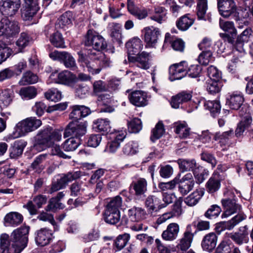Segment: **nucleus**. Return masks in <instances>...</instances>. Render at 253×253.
Listing matches in <instances>:
<instances>
[{
    "label": "nucleus",
    "mask_w": 253,
    "mask_h": 253,
    "mask_svg": "<svg viewBox=\"0 0 253 253\" xmlns=\"http://www.w3.org/2000/svg\"><path fill=\"white\" fill-rule=\"evenodd\" d=\"M85 45L91 48L78 52V61L92 75L99 74L102 68L109 67L110 59L101 51L106 49L107 44L104 38L93 30L87 31L84 42Z\"/></svg>",
    "instance_id": "nucleus-1"
},
{
    "label": "nucleus",
    "mask_w": 253,
    "mask_h": 253,
    "mask_svg": "<svg viewBox=\"0 0 253 253\" xmlns=\"http://www.w3.org/2000/svg\"><path fill=\"white\" fill-rule=\"evenodd\" d=\"M29 227L22 226L8 235L3 234L0 238L1 253H20L27 246Z\"/></svg>",
    "instance_id": "nucleus-2"
},
{
    "label": "nucleus",
    "mask_w": 253,
    "mask_h": 253,
    "mask_svg": "<svg viewBox=\"0 0 253 253\" xmlns=\"http://www.w3.org/2000/svg\"><path fill=\"white\" fill-rule=\"evenodd\" d=\"M42 121L36 117H29L19 122L15 126L14 131L9 135L11 138L15 139L25 135L34 131L42 125Z\"/></svg>",
    "instance_id": "nucleus-3"
},
{
    "label": "nucleus",
    "mask_w": 253,
    "mask_h": 253,
    "mask_svg": "<svg viewBox=\"0 0 253 253\" xmlns=\"http://www.w3.org/2000/svg\"><path fill=\"white\" fill-rule=\"evenodd\" d=\"M82 175V173L80 170L67 173L58 179L56 181L52 182L48 193L51 194L65 188L69 182L80 178Z\"/></svg>",
    "instance_id": "nucleus-4"
},
{
    "label": "nucleus",
    "mask_w": 253,
    "mask_h": 253,
    "mask_svg": "<svg viewBox=\"0 0 253 253\" xmlns=\"http://www.w3.org/2000/svg\"><path fill=\"white\" fill-rule=\"evenodd\" d=\"M87 124L85 122H71L66 126L64 132V137H68L79 138L86 132Z\"/></svg>",
    "instance_id": "nucleus-5"
},
{
    "label": "nucleus",
    "mask_w": 253,
    "mask_h": 253,
    "mask_svg": "<svg viewBox=\"0 0 253 253\" xmlns=\"http://www.w3.org/2000/svg\"><path fill=\"white\" fill-rule=\"evenodd\" d=\"M49 56L53 60H57L62 63L66 68L73 69L77 67L76 60L71 53L67 51L54 50Z\"/></svg>",
    "instance_id": "nucleus-6"
},
{
    "label": "nucleus",
    "mask_w": 253,
    "mask_h": 253,
    "mask_svg": "<svg viewBox=\"0 0 253 253\" xmlns=\"http://www.w3.org/2000/svg\"><path fill=\"white\" fill-rule=\"evenodd\" d=\"M50 80L58 84H61L72 87L76 83V75L68 70L59 73L54 72L50 75Z\"/></svg>",
    "instance_id": "nucleus-7"
},
{
    "label": "nucleus",
    "mask_w": 253,
    "mask_h": 253,
    "mask_svg": "<svg viewBox=\"0 0 253 253\" xmlns=\"http://www.w3.org/2000/svg\"><path fill=\"white\" fill-rule=\"evenodd\" d=\"M192 231V225H188L181 238L178 240L176 247L182 252H186L191 246L196 233V232H193Z\"/></svg>",
    "instance_id": "nucleus-8"
},
{
    "label": "nucleus",
    "mask_w": 253,
    "mask_h": 253,
    "mask_svg": "<svg viewBox=\"0 0 253 253\" xmlns=\"http://www.w3.org/2000/svg\"><path fill=\"white\" fill-rule=\"evenodd\" d=\"M21 6V0H0V11L7 16L14 15Z\"/></svg>",
    "instance_id": "nucleus-9"
},
{
    "label": "nucleus",
    "mask_w": 253,
    "mask_h": 253,
    "mask_svg": "<svg viewBox=\"0 0 253 253\" xmlns=\"http://www.w3.org/2000/svg\"><path fill=\"white\" fill-rule=\"evenodd\" d=\"M143 32L146 46L154 47L161 36L159 29L153 26H149L144 28Z\"/></svg>",
    "instance_id": "nucleus-10"
},
{
    "label": "nucleus",
    "mask_w": 253,
    "mask_h": 253,
    "mask_svg": "<svg viewBox=\"0 0 253 253\" xmlns=\"http://www.w3.org/2000/svg\"><path fill=\"white\" fill-rule=\"evenodd\" d=\"M146 212L141 208L133 207L128 210L126 214L122 217L121 224L126 225L129 221L131 222H139L140 220L145 217Z\"/></svg>",
    "instance_id": "nucleus-11"
},
{
    "label": "nucleus",
    "mask_w": 253,
    "mask_h": 253,
    "mask_svg": "<svg viewBox=\"0 0 253 253\" xmlns=\"http://www.w3.org/2000/svg\"><path fill=\"white\" fill-rule=\"evenodd\" d=\"M221 202L224 211L222 215V217H228L241 211V206L234 198H225L222 199Z\"/></svg>",
    "instance_id": "nucleus-12"
},
{
    "label": "nucleus",
    "mask_w": 253,
    "mask_h": 253,
    "mask_svg": "<svg viewBox=\"0 0 253 253\" xmlns=\"http://www.w3.org/2000/svg\"><path fill=\"white\" fill-rule=\"evenodd\" d=\"M177 177L178 190L182 195H185L193 189L195 185L193 175L191 173H187L181 179Z\"/></svg>",
    "instance_id": "nucleus-13"
},
{
    "label": "nucleus",
    "mask_w": 253,
    "mask_h": 253,
    "mask_svg": "<svg viewBox=\"0 0 253 253\" xmlns=\"http://www.w3.org/2000/svg\"><path fill=\"white\" fill-rule=\"evenodd\" d=\"M25 5L21 10V16L25 21L30 20L39 10L37 0H24Z\"/></svg>",
    "instance_id": "nucleus-14"
},
{
    "label": "nucleus",
    "mask_w": 253,
    "mask_h": 253,
    "mask_svg": "<svg viewBox=\"0 0 253 253\" xmlns=\"http://www.w3.org/2000/svg\"><path fill=\"white\" fill-rule=\"evenodd\" d=\"M47 200L46 196L38 195L35 196L32 201H29L26 205L23 206V208L27 209L31 215H35L38 211L36 206L38 209L41 208L42 205L45 204Z\"/></svg>",
    "instance_id": "nucleus-15"
},
{
    "label": "nucleus",
    "mask_w": 253,
    "mask_h": 253,
    "mask_svg": "<svg viewBox=\"0 0 253 253\" xmlns=\"http://www.w3.org/2000/svg\"><path fill=\"white\" fill-rule=\"evenodd\" d=\"M187 65V63L183 61L170 66L169 73L171 80H180L186 75Z\"/></svg>",
    "instance_id": "nucleus-16"
},
{
    "label": "nucleus",
    "mask_w": 253,
    "mask_h": 253,
    "mask_svg": "<svg viewBox=\"0 0 253 253\" xmlns=\"http://www.w3.org/2000/svg\"><path fill=\"white\" fill-rule=\"evenodd\" d=\"M217 5L220 14L227 17L236 11V6L233 0H217Z\"/></svg>",
    "instance_id": "nucleus-17"
},
{
    "label": "nucleus",
    "mask_w": 253,
    "mask_h": 253,
    "mask_svg": "<svg viewBox=\"0 0 253 253\" xmlns=\"http://www.w3.org/2000/svg\"><path fill=\"white\" fill-rule=\"evenodd\" d=\"M40 135L47 139L46 144L52 146L56 142L61 140L62 132L59 130H52L50 127L45 128L40 131Z\"/></svg>",
    "instance_id": "nucleus-18"
},
{
    "label": "nucleus",
    "mask_w": 253,
    "mask_h": 253,
    "mask_svg": "<svg viewBox=\"0 0 253 253\" xmlns=\"http://www.w3.org/2000/svg\"><path fill=\"white\" fill-rule=\"evenodd\" d=\"M129 100L131 104L137 107H143L148 103L147 93L141 90H135L128 95Z\"/></svg>",
    "instance_id": "nucleus-19"
},
{
    "label": "nucleus",
    "mask_w": 253,
    "mask_h": 253,
    "mask_svg": "<svg viewBox=\"0 0 253 253\" xmlns=\"http://www.w3.org/2000/svg\"><path fill=\"white\" fill-rule=\"evenodd\" d=\"M244 219V216L242 214H237L230 220L217 223L215 227L216 230L217 232L219 233L225 230H230Z\"/></svg>",
    "instance_id": "nucleus-20"
},
{
    "label": "nucleus",
    "mask_w": 253,
    "mask_h": 253,
    "mask_svg": "<svg viewBox=\"0 0 253 253\" xmlns=\"http://www.w3.org/2000/svg\"><path fill=\"white\" fill-rule=\"evenodd\" d=\"M247 226L240 227L238 232L231 233L230 237L237 245H241L249 242V232Z\"/></svg>",
    "instance_id": "nucleus-21"
},
{
    "label": "nucleus",
    "mask_w": 253,
    "mask_h": 253,
    "mask_svg": "<svg viewBox=\"0 0 253 253\" xmlns=\"http://www.w3.org/2000/svg\"><path fill=\"white\" fill-rule=\"evenodd\" d=\"M179 230V226L177 223H171L168 225L166 229L163 232L162 237L165 241H174L177 238Z\"/></svg>",
    "instance_id": "nucleus-22"
},
{
    "label": "nucleus",
    "mask_w": 253,
    "mask_h": 253,
    "mask_svg": "<svg viewBox=\"0 0 253 253\" xmlns=\"http://www.w3.org/2000/svg\"><path fill=\"white\" fill-rule=\"evenodd\" d=\"M217 236L214 233H210L205 235L201 242V246L204 251L211 252L216 247Z\"/></svg>",
    "instance_id": "nucleus-23"
},
{
    "label": "nucleus",
    "mask_w": 253,
    "mask_h": 253,
    "mask_svg": "<svg viewBox=\"0 0 253 253\" xmlns=\"http://www.w3.org/2000/svg\"><path fill=\"white\" fill-rule=\"evenodd\" d=\"M23 220V215L16 211L7 213L4 218V224L6 226L15 227L20 224Z\"/></svg>",
    "instance_id": "nucleus-24"
},
{
    "label": "nucleus",
    "mask_w": 253,
    "mask_h": 253,
    "mask_svg": "<svg viewBox=\"0 0 253 253\" xmlns=\"http://www.w3.org/2000/svg\"><path fill=\"white\" fill-rule=\"evenodd\" d=\"M130 187L134 191L136 196L144 195L147 190V181L143 178H136L132 181Z\"/></svg>",
    "instance_id": "nucleus-25"
},
{
    "label": "nucleus",
    "mask_w": 253,
    "mask_h": 253,
    "mask_svg": "<svg viewBox=\"0 0 253 253\" xmlns=\"http://www.w3.org/2000/svg\"><path fill=\"white\" fill-rule=\"evenodd\" d=\"M52 233L47 228H43L37 232L35 238L36 243L41 246L47 245L51 239Z\"/></svg>",
    "instance_id": "nucleus-26"
},
{
    "label": "nucleus",
    "mask_w": 253,
    "mask_h": 253,
    "mask_svg": "<svg viewBox=\"0 0 253 253\" xmlns=\"http://www.w3.org/2000/svg\"><path fill=\"white\" fill-rule=\"evenodd\" d=\"M243 102L244 98L242 94L240 92H234L227 97L226 104L231 109L238 110L240 108Z\"/></svg>",
    "instance_id": "nucleus-27"
},
{
    "label": "nucleus",
    "mask_w": 253,
    "mask_h": 253,
    "mask_svg": "<svg viewBox=\"0 0 253 253\" xmlns=\"http://www.w3.org/2000/svg\"><path fill=\"white\" fill-rule=\"evenodd\" d=\"M127 7L129 12L139 20L145 18L148 16V11L146 9H140L135 6L134 2L132 0H127Z\"/></svg>",
    "instance_id": "nucleus-28"
},
{
    "label": "nucleus",
    "mask_w": 253,
    "mask_h": 253,
    "mask_svg": "<svg viewBox=\"0 0 253 253\" xmlns=\"http://www.w3.org/2000/svg\"><path fill=\"white\" fill-rule=\"evenodd\" d=\"M167 14V10L164 7L155 5L154 12L150 16V19L161 24L166 21Z\"/></svg>",
    "instance_id": "nucleus-29"
},
{
    "label": "nucleus",
    "mask_w": 253,
    "mask_h": 253,
    "mask_svg": "<svg viewBox=\"0 0 253 253\" xmlns=\"http://www.w3.org/2000/svg\"><path fill=\"white\" fill-rule=\"evenodd\" d=\"M14 97L13 90L10 88H5L0 91V106L6 108L9 106Z\"/></svg>",
    "instance_id": "nucleus-30"
},
{
    "label": "nucleus",
    "mask_w": 253,
    "mask_h": 253,
    "mask_svg": "<svg viewBox=\"0 0 253 253\" xmlns=\"http://www.w3.org/2000/svg\"><path fill=\"white\" fill-rule=\"evenodd\" d=\"M192 94L185 91L181 92L171 98L170 104L172 108L177 109L180 105L191 100Z\"/></svg>",
    "instance_id": "nucleus-31"
},
{
    "label": "nucleus",
    "mask_w": 253,
    "mask_h": 253,
    "mask_svg": "<svg viewBox=\"0 0 253 253\" xmlns=\"http://www.w3.org/2000/svg\"><path fill=\"white\" fill-rule=\"evenodd\" d=\"M149 53L143 51L137 55L136 56L129 59L137 67L143 69H147L149 68Z\"/></svg>",
    "instance_id": "nucleus-32"
},
{
    "label": "nucleus",
    "mask_w": 253,
    "mask_h": 253,
    "mask_svg": "<svg viewBox=\"0 0 253 253\" xmlns=\"http://www.w3.org/2000/svg\"><path fill=\"white\" fill-rule=\"evenodd\" d=\"M252 122V117L249 115L245 116L237 125L235 131V136L237 137H240L246 130L248 131Z\"/></svg>",
    "instance_id": "nucleus-33"
},
{
    "label": "nucleus",
    "mask_w": 253,
    "mask_h": 253,
    "mask_svg": "<svg viewBox=\"0 0 253 253\" xmlns=\"http://www.w3.org/2000/svg\"><path fill=\"white\" fill-rule=\"evenodd\" d=\"M179 168L182 172L193 171L198 167L195 159H179L177 161Z\"/></svg>",
    "instance_id": "nucleus-34"
},
{
    "label": "nucleus",
    "mask_w": 253,
    "mask_h": 253,
    "mask_svg": "<svg viewBox=\"0 0 253 253\" xmlns=\"http://www.w3.org/2000/svg\"><path fill=\"white\" fill-rule=\"evenodd\" d=\"M145 204L148 211L150 213L162 209L161 200L155 196H149L145 200Z\"/></svg>",
    "instance_id": "nucleus-35"
},
{
    "label": "nucleus",
    "mask_w": 253,
    "mask_h": 253,
    "mask_svg": "<svg viewBox=\"0 0 253 253\" xmlns=\"http://www.w3.org/2000/svg\"><path fill=\"white\" fill-rule=\"evenodd\" d=\"M76 97L80 99L87 97L90 92V87L85 84H74L71 87Z\"/></svg>",
    "instance_id": "nucleus-36"
},
{
    "label": "nucleus",
    "mask_w": 253,
    "mask_h": 253,
    "mask_svg": "<svg viewBox=\"0 0 253 253\" xmlns=\"http://www.w3.org/2000/svg\"><path fill=\"white\" fill-rule=\"evenodd\" d=\"M207 191L213 193L218 190L220 187V179L219 174L214 173L206 183Z\"/></svg>",
    "instance_id": "nucleus-37"
},
{
    "label": "nucleus",
    "mask_w": 253,
    "mask_h": 253,
    "mask_svg": "<svg viewBox=\"0 0 253 253\" xmlns=\"http://www.w3.org/2000/svg\"><path fill=\"white\" fill-rule=\"evenodd\" d=\"M129 54H135L143 48L142 42L138 38H134L126 44Z\"/></svg>",
    "instance_id": "nucleus-38"
},
{
    "label": "nucleus",
    "mask_w": 253,
    "mask_h": 253,
    "mask_svg": "<svg viewBox=\"0 0 253 253\" xmlns=\"http://www.w3.org/2000/svg\"><path fill=\"white\" fill-rule=\"evenodd\" d=\"M27 145V142L19 140L15 141L10 149V156L11 158L15 159L22 155L24 148Z\"/></svg>",
    "instance_id": "nucleus-39"
},
{
    "label": "nucleus",
    "mask_w": 253,
    "mask_h": 253,
    "mask_svg": "<svg viewBox=\"0 0 253 253\" xmlns=\"http://www.w3.org/2000/svg\"><path fill=\"white\" fill-rule=\"evenodd\" d=\"M202 190L197 189L184 199V203L189 207H193L198 204L204 195Z\"/></svg>",
    "instance_id": "nucleus-40"
},
{
    "label": "nucleus",
    "mask_w": 253,
    "mask_h": 253,
    "mask_svg": "<svg viewBox=\"0 0 253 253\" xmlns=\"http://www.w3.org/2000/svg\"><path fill=\"white\" fill-rule=\"evenodd\" d=\"M233 134V130L232 129L223 132H216L213 135V139L218 141L221 146H224L228 143Z\"/></svg>",
    "instance_id": "nucleus-41"
},
{
    "label": "nucleus",
    "mask_w": 253,
    "mask_h": 253,
    "mask_svg": "<svg viewBox=\"0 0 253 253\" xmlns=\"http://www.w3.org/2000/svg\"><path fill=\"white\" fill-rule=\"evenodd\" d=\"M164 42L165 44L168 42L170 43L174 50L179 51H183L185 46L184 42L182 40L178 39H173L169 33L166 34Z\"/></svg>",
    "instance_id": "nucleus-42"
},
{
    "label": "nucleus",
    "mask_w": 253,
    "mask_h": 253,
    "mask_svg": "<svg viewBox=\"0 0 253 253\" xmlns=\"http://www.w3.org/2000/svg\"><path fill=\"white\" fill-rule=\"evenodd\" d=\"M175 132L181 138H186L190 135V128L185 122H179L174 124Z\"/></svg>",
    "instance_id": "nucleus-43"
},
{
    "label": "nucleus",
    "mask_w": 253,
    "mask_h": 253,
    "mask_svg": "<svg viewBox=\"0 0 253 253\" xmlns=\"http://www.w3.org/2000/svg\"><path fill=\"white\" fill-rule=\"evenodd\" d=\"M72 14L70 11L63 13L57 20L56 26L57 28L64 29L72 24Z\"/></svg>",
    "instance_id": "nucleus-44"
},
{
    "label": "nucleus",
    "mask_w": 253,
    "mask_h": 253,
    "mask_svg": "<svg viewBox=\"0 0 253 253\" xmlns=\"http://www.w3.org/2000/svg\"><path fill=\"white\" fill-rule=\"evenodd\" d=\"M104 218L105 221L110 224H116L121 220L120 211L105 210Z\"/></svg>",
    "instance_id": "nucleus-45"
},
{
    "label": "nucleus",
    "mask_w": 253,
    "mask_h": 253,
    "mask_svg": "<svg viewBox=\"0 0 253 253\" xmlns=\"http://www.w3.org/2000/svg\"><path fill=\"white\" fill-rule=\"evenodd\" d=\"M47 157V154H41L37 156L31 164L33 169L38 173H40L45 168L44 163Z\"/></svg>",
    "instance_id": "nucleus-46"
},
{
    "label": "nucleus",
    "mask_w": 253,
    "mask_h": 253,
    "mask_svg": "<svg viewBox=\"0 0 253 253\" xmlns=\"http://www.w3.org/2000/svg\"><path fill=\"white\" fill-rule=\"evenodd\" d=\"M37 94V89L32 86L22 87L19 90V95L21 98L25 100H29L35 98Z\"/></svg>",
    "instance_id": "nucleus-47"
},
{
    "label": "nucleus",
    "mask_w": 253,
    "mask_h": 253,
    "mask_svg": "<svg viewBox=\"0 0 253 253\" xmlns=\"http://www.w3.org/2000/svg\"><path fill=\"white\" fill-rule=\"evenodd\" d=\"M138 144L134 141H130L123 147L122 151L126 156H132L138 152Z\"/></svg>",
    "instance_id": "nucleus-48"
},
{
    "label": "nucleus",
    "mask_w": 253,
    "mask_h": 253,
    "mask_svg": "<svg viewBox=\"0 0 253 253\" xmlns=\"http://www.w3.org/2000/svg\"><path fill=\"white\" fill-rule=\"evenodd\" d=\"M94 127L98 131L103 132H111V127L108 119H99L94 122Z\"/></svg>",
    "instance_id": "nucleus-49"
},
{
    "label": "nucleus",
    "mask_w": 253,
    "mask_h": 253,
    "mask_svg": "<svg viewBox=\"0 0 253 253\" xmlns=\"http://www.w3.org/2000/svg\"><path fill=\"white\" fill-rule=\"evenodd\" d=\"M38 77L36 74L33 73L31 71H27L23 74L19 83L22 85L35 84L38 82Z\"/></svg>",
    "instance_id": "nucleus-50"
},
{
    "label": "nucleus",
    "mask_w": 253,
    "mask_h": 253,
    "mask_svg": "<svg viewBox=\"0 0 253 253\" xmlns=\"http://www.w3.org/2000/svg\"><path fill=\"white\" fill-rule=\"evenodd\" d=\"M80 143V139L71 137L63 143V149L66 151H73L78 147Z\"/></svg>",
    "instance_id": "nucleus-51"
},
{
    "label": "nucleus",
    "mask_w": 253,
    "mask_h": 253,
    "mask_svg": "<svg viewBox=\"0 0 253 253\" xmlns=\"http://www.w3.org/2000/svg\"><path fill=\"white\" fill-rule=\"evenodd\" d=\"M111 30V36L118 43L121 42V25L118 23H112L109 24Z\"/></svg>",
    "instance_id": "nucleus-52"
},
{
    "label": "nucleus",
    "mask_w": 253,
    "mask_h": 253,
    "mask_svg": "<svg viewBox=\"0 0 253 253\" xmlns=\"http://www.w3.org/2000/svg\"><path fill=\"white\" fill-rule=\"evenodd\" d=\"M194 23V20L190 18L188 15H185L177 21L176 26L181 31L187 30Z\"/></svg>",
    "instance_id": "nucleus-53"
},
{
    "label": "nucleus",
    "mask_w": 253,
    "mask_h": 253,
    "mask_svg": "<svg viewBox=\"0 0 253 253\" xmlns=\"http://www.w3.org/2000/svg\"><path fill=\"white\" fill-rule=\"evenodd\" d=\"M5 31V36L6 37H12L18 34L20 32V27L18 22L9 20V23L7 24Z\"/></svg>",
    "instance_id": "nucleus-54"
},
{
    "label": "nucleus",
    "mask_w": 253,
    "mask_h": 253,
    "mask_svg": "<svg viewBox=\"0 0 253 253\" xmlns=\"http://www.w3.org/2000/svg\"><path fill=\"white\" fill-rule=\"evenodd\" d=\"M50 42L53 45L57 48H65L64 41L61 33L55 32L50 37Z\"/></svg>",
    "instance_id": "nucleus-55"
},
{
    "label": "nucleus",
    "mask_w": 253,
    "mask_h": 253,
    "mask_svg": "<svg viewBox=\"0 0 253 253\" xmlns=\"http://www.w3.org/2000/svg\"><path fill=\"white\" fill-rule=\"evenodd\" d=\"M207 9V0H199L197 6V15L199 19H205Z\"/></svg>",
    "instance_id": "nucleus-56"
},
{
    "label": "nucleus",
    "mask_w": 253,
    "mask_h": 253,
    "mask_svg": "<svg viewBox=\"0 0 253 253\" xmlns=\"http://www.w3.org/2000/svg\"><path fill=\"white\" fill-rule=\"evenodd\" d=\"M44 97L48 100L57 102L62 98L61 92L57 88H51L44 92Z\"/></svg>",
    "instance_id": "nucleus-57"
},
{
    "label": "nucleus",
    "mask_w": 253,
    "mask_h": 253,
    "mask_svg": "<svg viewBox=\"0 0 253 253\" xmlns=\"http://www.w3.org/2000/svg\"><path fill=\"white\" fill-rule=\"evenodd\" d=\"M122 198L119 196H117L111 199L107 204L106 210L120 211L119 209L122 206Z\"/></svg>",
    "instance_id": "nucleus-58"
},
{
    "label": "nucleus",
    "mask_w": 253,
    "mask_h": 253,
    "mask_svg": "<svg viewBox=\"0 0 253 253\" xmlns=\"http://www.w3.org/2000/svg\"><path fill=\"white\" fill-rule=\"evenodd\" d=\"M197 183H202L209 175V172L206 169H203L199 166L193 171Z\"/></svg>",
    "instance_id": "nucleus-59"
},
{
    "label": "nucleus",
    "mask_w": 253,
    "mask_h": 253,
    "mask_svg": "<svg viewBox=\"0 0 253 253\" xmlns=\"http://www.w3.org/2000/svg\"><path fill=\"white\" fill-rule=\"evenodd\" d=\"M164 132L165 129L163 123L160 122H158L152 131V135L150 137L151 141L155 142L157 139L161 138Z\"/></svg>",
    "instance_id": "nucleus-60"
},
{
    "label": "nucleus",
    "mask_w": 253,
    "mask_h": 253,
    "mask_svg": "<svg viewBox=\"0 0 253 253\" xmlns=\"http://www.w3.org/2000/svg\"><path fill=\"white\" fill-rule=\"evenodd\" d=\"M129 236L127 234L119 235L114 242V247L116 248V251H120L123 249L127 244Z\"/></svg>",
    "instance_id": "nucleus-61"
},
{
    "label": "nucleus",
    "mask_w": 253,
    "mask_h": 253,
    "mask_svg": "<svg viewBox=\"0 0 253 253\" xmlns=\"http://www.w3.org/2000/svg\"><path fill=\"white\" fill-rule=\"evenodd\" d=\"M30 41L31 39L27 34L25 33H21L16 42V45L18 47V51L21 52L24 48L29 44Z\"/></svg>",
    "instance_id": "nucleus-62"
},
{
    "label": "nucleus",
    "mask_w": 253,
    "mask_h": 253,
    "mask_svg": "<svg viewBox=\"0 0 253 253\" xmlns=\"http://www.w3.org/2000/svg\"><path fill=\"white\" fill-rule=\"evenodd\" d=\"M205 107L206 109L209 110L213 115L218 113L221 109L219 102L217 100L206 101L205 103Z\"/></svg>",
    "instance_id": "nucleus-63"
},
{
    "label": "nucleus",
    "mask_w": 253,
    "mask_h": 253,
    "mask_svg": "<svg viewBox=\"0 0 253 253\" xmlns=\"http://www.w3.org/2000/svg\"><path fill=\"white\" fill-rule=\"evenodd\" d=\"M37 218L41 221H48L53 226L55 230L58 229V226L54 219L53 214L42 211L39 214Z\"/></svg>",
    "instance_id": "nucleus-64"
}]
</instances>
